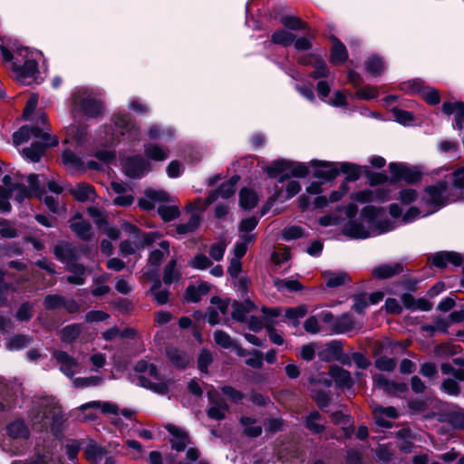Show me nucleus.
<instances>
[{"label": "nucleus", "instance_id": "obj_1", "mask_svg": "<svg viewBox=\"0 0 464 464\" xmlns=\"http://www.w3.org/2000/svg\"><path fill=\"white\" fill-rule=\"evenodd\" d=\"M104 136H101L98 142L105 146L104 150H97L94 156L105 162H109L115 158V152L108 147L113 146L121 140V138L130 142L140 140V128L127 112H118L112 117V126L103 128Z\"/></svg>", "mask_w": 464, "mask_h": 464}, {"label": "nucleus", "instance_id": "obj_2", "mask_svg": "<svg viewBox=\"0 0 464 464\" xmlns=\"http://www.w3.org/2000/svg\"><path fill=\"white\" fill-rule=\"evenodd\" d=\"M382 208L368 205L362 208L357 219L349 220L343 228V234L353 239H365L393 230L396 225L389 219H382Z\"/></svg>", "mask_w": 464, "mask_h": 464}, {"label": "nucleus", "instance_id": "obj_3", "mask_svg": "<svg viewBox=\"0 0 464 464\" xmlns=\"http://www.w3.org/2000/svg\"><path fill=\"white\" fill-rule=\"evenodd\" d=\"M39 121L44 127L38 125L23 126L13 135V140L16 146L32 140L31 146L23 150V156L32 162H38L46 148L58 144L56 137L51 136L48 133V128L45 125L46 115L44 113L40 115Z\"/></svg>", "mask_w": 464, "mask_h": 464}, {"label": "nucleus", "instance_id": "obj_4", "mask_svg": "<svg viewBox=\"0 0 464 464\" xmlns=\"http://www.w3.org/2000/svg\"><path fill=\"white\" fill-rule=\"evenodd\" d=\"M28 418L33 429L41 430L49 425L59 424L63 415L60 406L53 398L41 397L32 401Z\"/></svg>", "mask_w": 464, "mask_h": 464}, {"label": "nucleus", "instance_id": "obj_5", "mask_svg": "<svg viewBox=\"0 0 464 464\" xmlns=\"http://www.w3.org/2000/svg\"><path fill=\"white\" fill-rule=\"evenodd\" d=\"M102 104L98 94L88 88H79L72 93V115L95 118L102 112Z\"/></svg>", "mask_w": 464, "mask_h": 464}, {"label": "nucleus", "instance_id": "obj_6", "mask_svg": "<svg viewBox=\"0 0 464 464\" xmlns=\"http://www.w3.org/2000/svg\"><path fill=\"white\" fill-rule=\"evenodd\" d=\"M446 182H439L436 185L426 188L420 200L427 208L423 215H431L444 207L448 203L455 202L459 199Z\"/></svg>", "mask_w": 464, "mask_h": 464}, {"label": "nucleus", "instance_id": "obj_7", "mask_svg": "<svg viewBox=\"0 0 464 464\" xmlns=\"http://www.w3.org/2000/svg\"><path fill=\"white\" fill-rule=\"evenodd\" d=\"M17 54L24 59V61L23 65L12 63L14 77L20 83L30 85L36 80V74L38 73L37 58L42 53L38 51H32L26 47H22L17 50Z\"/></svg>", "mask_w": 464, "mask_h": 464}, {"label": "nucleus", "instance_id": "obj_8", "mask_svg": "<svg viewBox=\"0 0 464 464\" xmlns=\"http://www.w3.org/2000/svg\"><path fill=\"white\" fill-rule=\"evenodd\" d=\"M310 164L314 168V176L324 180L334 179L340 171L347 174L346 179L348 181H354L360 176L358 166L352 163L312 160Z\"/></svg>", "mask_w": 464, "mask_h": 464}, {"label": "nucleus", "instance_id": "obj_9", "mask_svg": "<svg viewBox=\"0 0 464 464\" xmlns=\"http://www.w3.org/2000/svg\"><path fill=\"white\" fill-rule=\"evenodd\" d=\"M135 371L140 373L137 379L138 385L159 394L168 392L169 382L160 376L155 365L141 360L136 363Z\"/></svg>", "mask_w": 464, "mask_h": 464}, {"label": "nucleus", "instance_id": "obj_10", "mask_svg": "<svg viewBox=\"0 0 464 464\" xmlns=\"http://www.w3.org/2000/svg\"><path fill=\"white\" fill-rule=\"evenodd\" d=\"M271 178L280 176L279 182H283L289 176L304 178L309 174V167L304 163L294 162L287 160H278L274 161L266 169Z\"/></svg>", "mask_w": 464, "mask_h": 464}, {"label": "nucleus", "instance_id": "obj_11", "mask_svg": "<svg viewBox=\"0 0 464 464\" xmlns=\"http://www.w3.org/2000/svg\"><path fill=\"white\" fill-rule=\"evenodd\" d=\"M258 219L255 217L245 218L239 225V240L236 243V252L239 256H244L247 247L255 241V234L252 231L256 228Z\"/></svg>", "mask_w": 464, "mask_h": 464}, {"label": "nucleus", "instance_id": "obj_12", "mask_svg": "<svg viewBox=\"0 0 464 464\" xmlns=\"http://www.w3.org/2000/svg\"><path fill=\"white\" fill-rule=\"evenodd\" d=\"M53 357L60 365V371L68 378H72L76 373L81 371V364L79 362L68 353L61 350H54Z\"/></svg>", "mask_w": 464, "mask_h": 464}, {"label": "nucleus", "instance_id": "obj_13", "mask_svg": "<svg viewBox=\"0 0 464 464\" xmlns=\"http://www.w3.org/2000/svg\"><path fill=\"white\" fill-rule=\"evenodd\" d=\"M351 199L361 204L384 202L391 198L390 191L384 188H368L353 193Z\"/></svg>", "mask_w": 464, "mask_h": 464}, {"label": "nucleus", "instance_id": "obj_14", "mask_svg": "<svg viewBox=\"0 0 464 464\" xmlns=\"http://www.w3.org/2000/svg\"><path fill=\"white\" fill-rule=\"evenodd\" d=\"M150 169V163L139 155L127 158L123 164L124 172L130 178H140Z\"/></svg>", "mask_w": 464, "mask_h": 464}, {"label": "nucleus", "instance_id": "obj_15", "mask_svg": "<svg viewBox=\"0 0 464 464\" xmlns=\"http://www.w3.org/2000/svg\"><path fill=\"white\" fill-rule=\"evenodd\" d=\"M390 171L395 180H404L414 183L420 179L421 173L416 168H410L401 163H391Z\"/></svg>", "mask_w": 464, "mask_h": 464}, {"label": "nucleus", "instance_id": "obj_16", "mask_svg": "<svg viewBox=\"0 0 464 464\" xmlns=\"http://www.w3.org/2000/svg\"><path fill=\"white\" fill-rule=\"evenodd\" d=\"M208 397L210 401L208 416L216 420H223L228 411L227 402L219 396L218 392L214 390L208 392Z\"/></svg>", "mask_w": 464, "mask_h": 464}, {"label": "nucleus", "instance_id": "obj_17", "mask_svg": "<svg viewBox=\"0 0 464 464\" xmlns=\"http://www.w3.org/2000/svg\"><path fill=\"white\" fill-rule=\"evenodd\" d=\"M373 384L375 388L381 389L390 395H399L405 392L408 388L406 383L390 381L382 374L373 376Z\"/></svg>", "mask_w": 464, "mask_h": 464}, {"label": "nucleus", "instance_id": "obj_18", "mask_svg": "<svg viewBox=\"0 0 464 464\" xmlns=\"http://www.w3.org/2000/svg\"><path fill=\"white\" fill-rule=\"evenodd\" d=\"M372 414L376 425L382 428H391L392 420L398 418L397 410L392 406L376 405L372 408Z\"/></svg>", "mask_w": 464, "mask_h": 464}, {"label": "nucleus", "instance_id": "obj_19", "mask_svg": "<svg viewBox=\"0 0 464 464\" xmlns=\"http://www.w3.org/2000/svg\"><path fill=\"white\" fill-rule=\"evenodd\" d=\"M431 264L439 268H445L448 265L459 266L463 262V257L457 252L440 251L430 257Z\"/></svg>", "mask_w": 464, "mask_h": 464}, {"label": "nucleus", "instance_id": "obj_20", "mask_svg": "<svg viewBox=\"0 0 464 464\" xmlns=\"http://www.w3.org/2000/svg\"><path fill=\"white\" fill-rule=\"evenodd\" d=\"M169 200V195L163 190L148 189L145 191L144 197L139 200V206L145 210H151L155 208L156 203L165 202Z\"/></svg>", "mask_w": 464, "mask_h": 464}, {"label": "nucleus", "instance_id": "obj_21", "mask_svg": "<svg viewBox=\"0 0 464 464\" xmlns=\"http://www.w3.org/2000/svg\"><path fill=\"white\" fill-rule=\"evenodd\" d=\"M3 183L4 186L7 188L11 197L14 196V199L19 203L23 202L31 195L30 190L26 188L25 185L20 182H12V179L8 175H5L3 178Z\"/></svg>", "mask_w": 464, "mask_h": 464}, {"label": "nucleus", "instance_id": "obj_22", "mask_svg": "<svg viewBox=\"0 0 464 464\" xmlns=\"http://www.w3.org/2000/svg\"><path fill=\"white\" fill-rule=\"evenodd\" d=\"M72 232L82 240H90L92 236L91 224L82 219V216L75 215L70 221Z\"/></svg>", "mask_w": 464, "mask_h": 464}, {"label": "nucleus", "instance_id": "obj_23", "mask_svg": "<svg viewBox=\"0 0 464 464\" xmlns=\"http://www.w3.org/2000/svg\"><path fill=\"white\" fill-rule=\"evenodd\" d=\"M411 92H419L430 104H437L440 102V94L437 90L424 86L419 80H414L410 84Z\"/></svg>", "mask_w": 464, "mask_h": 464}, {"label": "nucleus", "instance_id": "obj_24", "mask_svg": "<svg viewBox=\"0 0 464 464\" xmlns=\"http://www.w3.org/2000/svg\"><path fill=\"white\" fill-rule=\"evenodd\" d=\"M166 428L171 435L170 443L172 448L177 451L185 450L189 443L187 433L180 428L172 424H169Z\"/></svg>", "mask_w": 464, "mask_h": 464}, {"label": "nucleus", "instance_id": "obj_25", "mask_svg": "<svg viewBox=\"0 0 464 464\" xmlns=\"http://www.w3.org/2000/svg\"><path fill=\"white\" fill-rule=\"evenodd\" d=\"M237 180L238 177L234 176L228 181L223 183L218 190L209 194L207 198V204L209 205L213 203L218 197H221L223 198H230L236 191V184Z\"/></svg>", "mask_w": 464, "mask_h": 464}, {"label": "nucleus", "instance_id": "obj_26", "mask_svg": "<svg viewBox=\"0 0 464 464\" xmlns=\"http://www.w3.org/2000/svg\"><path fill=\"white\" fill-rule=\"evenodd\" d=\"M147 136L150 140L171 141L175 139V130L171 127L153 124L148 128Z\"/></svg>", "mask_w": 464, "mask_h": 464}, {"label": "nucleus", "instance_id": "obj_27", "mask_svg": "<svg viewBox=\"0 0 464 464\" xmlns=\"http://www.w3.org/2000/svg\"><path fill=\"white\" fill-rule=\"evenodd\" d=\"M402 271V266L400 263L383 264L375 266L372 270V275L377 279H387Z\"/></svg>", "mask_w": 464, "mask_h": 464}, {"label": "nucleus", "instance_id": "obj_28", "mask_svg": "<svg viewBox=\"0 0 464 464\" xmlns=\"http://www.w3.org/2000/svg\"><path fill=\"white\" fill-rule=\"evenodd\" d=\"M329 375L339 387L350 388L353 383L350 372L339 366L330 367Z\"/></svg>", "mask_w": 464, "mask_h": 464}, {"label": "nucleus", "instance_id": "obj_29", "mask_svg": "<svg viewBox=\"0 0 464 464\" xmlns=\"http://www.w3.org/2000/svg\"><path fill=\"white\" fill-rule=\"evenodd\" d=\"M84 326L81 324H72L64 326L59 333L60 339L64 343H72L79 337H82Z\"/></svg>", "mask_w": 464, "mask_h": 464}, {"label": "nucleus", "instance_id": "obj_30", "mask_svg": "<svg viewBox=\"0 0 464 464\" xmlns=\"http://www.w3.org/2000/svg\"><path fill=\"white\" fill-rule=\"evenodd\" d=\"M211 303L217 304V309L209 308L206 314V320L211 325L218 324L219 323V313L225 314L227 310V304L225 301L220 300L218 297H212Z\"/></svg>", "mask_w": 464, "mask_h": 464}, {"label": "nucleus", "instance_id": "obj_31", "mask_svg": "<svg viewBox=\"0 0 464 464\" xmlns=\"http://www.w3.org/2000/svg\"><path fill=\"white\" fill-rule=\"evenodd\" d=\"M6 433L12 439L26 440L29 437V429L23 420L17 419L6 426Z\"/></svg>", "mask_w": 464, "mask_h": 464}, {"label": "nucleus", "instance_id": "obj_32", "mask_svg": "<svg viewBox=\"0 0 464 464\" xmlns=\"http://www.w3.org/2000/svg\"><path fill=\"white\" fill-rule=\"evenodd\" d=\"M87 139V129L83 125L72 124L66 130V142H75L82 145Z\"/></svg>", "mask_w": 464, "mask_h": 464}, {"label": "nucleus", "instance_id": "obj_33", "mask_svg": "<svg viewBox=\"0 0 464 464\" xmlns=\"http://www.w3.org/2000/svg\"><path fill=\"white\" fill-rule=\"evenodd\" d=\"M73 198L81 202L92 201L96 198L95 191L91 185L82 183L71 188Z\"/></svg>", "mask_w": 464, "mask_h": 464}, {"label": "nucleus", "instance_id": "obj_34", "mask_svg": "<svg viewBox=\"0 0 464 464\" xmlns=\"http://www.w3.org/2000/svg\"><path fill=\"white\" fill-rule=\"evenodd\" d=\"M354 327L353 317L349 314H343L336 318L331 324V331L334 334H340L351 331Z\"/></svg>", "mask_w": 464, "mask_h": 464}, {"label": "nucleus", "instance_id": "obj_35", "mask_svg": "<svg viewBox=\"0 0 464 464\" xmlns=\"http://www.w3.org/2000/svg\"><path fill=\"white\" fill-rule=\"evenodd\" d=\"M90 408H96L100 409L102 413L104 414H112V415H119L120 410L119 407L111 401H93L87 403H84L79 407L80 411H85Z\"/></svg>", "mask_w": 464, "mask_h": 464}, {"label": "nucleus", "instance_id": "obj_36", "mask_svg": "<svg viewBox=\"0 0 464 464\" xmlns=\"http://www.w3.org/2000/svg\"><path fill=\"white\" fill-rule=\"evenodd\" d=\"M401 299L404 307L412 311H430L432 307L431 304L429 301L425 299L415 300L411 294H403Z\"/></svg>", "mask_w": 464, "mask_h": 464}, {"label": "nucleus", "instance_id": "obj_37", "mask_svg": "<svg viewBox=\"0 0 464 464\" xmlns=\"http://www.w3.org/2000/svg\"><path fill=\"white\" fill-rule=\"evenodd\" d=\"M67 270L72 274V276H67V282L77 285L84 284L86 269L82 265L77 263L68 264Z\"/></svg>", "mask_w": 464, "mask_h": 464}, {"label": "nucleus", "instance_id": "obj_38", "mask_svg": "<svg viewBox=\"0 0 464 464\" xmlns=\"http://www.w3.org/2000/svg\"><path fill=\"white\" fill-rule=\"evenodd\" d=\"M144 155L148 161H163L168 158L169 152L158 144L149 143L144 146Z\"/></svg>", "mask_w": 464, "mask_h": 464}, {"label": "nucleus", "instance_id": "obj_39", "mask_svg": "<svg viewBox=\"0 0 464 464\" xmlns=\"http://www.w3.org/2000/svg\"><path fill=\"white\" fill-rule=\"evenodd\" d=\"M347 56L345 46L336 37H332L331 62L334 64L342 63Z\"/></svg>", "mask_w": 464, "mask_h": 464}, {"label": "nucleus", "instance_id": "obj_40", "mask_svg": "<svg viewBox=\"0 0 464 464\" xmlns=\"http://www.w3.org/2000/svg\"><path fill=\"white\" fill-rule=\"evenodd\" d=\"M301 63H312L314 67V72H313V76L314 78L327 77L328 76V68L325 63L320 59L319 57L313 55L309 58H302L300 59Z\"/></svg>", "mask_w": 464, "mask_h": 464}, {"label": "nucleus", "instance_id": "obj_41", "mask_svg": "<svg viewBox=\"0 0 464 464\" xmlns=\"http://www.w3.org/2000/svg\"><path fill=\"white\" fill-rule=\"evenodd\" d=\"M169 255V245L167 241H161L159 245V248L153 250L150 254L149 263L150 266L157 268L162 259Z\"/></svg>", "mask_w": 464, "mask_h": 464}, {"label": "nucleus", "instance_id": "obj_42", "mask_svg": "<svg viewBox=\"0 0 464 464\" xmlns=\"http://www.w3.org/2000/svg\"><path fill=\"white\" fill-rule=\"evenodd\" d=\"M442 111L447 115H455V121H464V102H445L442 104Z\"/></svg>", "mask_w": 464, "mask_h": 464}, {"label": "nucleus", "instance_id": "obj_43", "mask_svg": "<svg viewBox=\"0 0 464 464\" xmlns=\"http://www.w3.org/2000/svg\"><path fill=\"white\" fill-rule=\"evenodd\" d=\"M84 453L89 461L97 463L103 459L106 455V450L96 442L91 441L86 446Z\"/></svg>", "mask_w": 464, "mask_h": 464}, {"label": "nucleus", "instance_id": "obj_44", "mask_svg": "<svg viewBox=\"0 0 464 464\" xmlns=\"http://www.w3.org/2000/svg\"><path fill=\"white\" fill-rule=\"evenodd\" d=\"M384 68L385 64L382 58L377 55H371L365 62V69L372 76L380 75Z\"/></svg>", "mask_w": 464, "mask_h": 464}, {"label": "nucleus", "instance_id": "obj_45", "mask_svg": "<svg viewBox=\"0 0 464 464\" xmlns=\"http://www.w3.org/2000/svg\"><path fill=\"white\" fill-rule=\"evenodd\" d=\"M328 287H337L346 284L350 277L345 272H325L324 274Z\"/></svg>", "mask_w": 464, "mask_h": 464}, {"label": "nucleus", "instance_id": "obj_46", "mask_svg": "<svg viewBox=\"0 0 464 464\" xmlns=\"http://www.w3.org/2000/svg\"><path fill=\"white\" fill-rule=\"evenodd\" d=\"M308 313V306L306 304H301L296 307L287 308L285 313V318L292 320L291 324L294 327L299 325V318H303Z\"/></svg>", "mask_w": 464, "mask_h": 464}, {"label": "nucleus", "instance_id": "obj_47", "mask_svg": "<svg viewBox=\"0 0 464 464\" xmlns=\"http://www.w3.org/2000/svg\"><path fill=\"white\" fill-rule=\"evenodd\" d=\"M63 162L72 170H81L84 169L82 160L74 152L69 150L63 151Z\"/></svg>", "mask_w": 464, "mask_h": 464}, {"label": "nucleus", "instance_id": "obj_48", "mask_svg": "<svg viewBox=\"0 0 464 464\" xmlns=\"http://www.w3.org/2000/svg\"><path fill=\"white\" fill-rule=\"evenodd\" d=\"M133 240H123L120 245V252L123 256L135 254V252L141 248L140 237H132Z\"/></svg>", "mask_w": 464, "mask_h": 464}, {"label": "nucleus", "instance_id": "obj_49", "mask_svg": "<svg viewBox=\"0 0 464 464\" xmlns=\"http://www.w3.org/2000/svg\"><path fill=\"white\" fill-rule=\"evenodd\" d=\"M240 206L245 209L255 208L257 202L256 194L248 188H242L239 193Z\"/></svg>", "mask_w": 464, "mask_h": 464}, {"label": "nucleus", "instance_id": "obj_50", "mask_svg": "<svg viewBox=\"0 0 464 464\" xmlns=\"http://www.w3.org/2000/svg\"><path fill=\"white\" fill-rule=\"evenodd\" d=\"M274 285L278 291L297 292L303 288L302 285L295 279L275 278Z\"/></svg>", "mask_w": 464, "mask_h": 464}, {"label": "nucleus", "instance_id": "obj_51", "mask_svg": "<svg viewBox=\"0 0 464 464\" xmlns=\"http://www.w3.org/2000/svg\"><path fill=\"white\" fill-rule=\"evenodd\" d=\"M167 355L169 360L177 367H185L189 361L186 353L173 347L167 349Z\"/></svg>", "mask_w": 464, "mask_h": 464}, {"label": "nucleus", "instance_id": "obj_52", "mask_svg": "<svg viewBox=\"0 0 464 464\" xmlns=\"http://www.w3.org/2000/svg\"><path fill=\"white\" fill-rule=\"evenodd\" d=\"M24 464H59V460L50 451L44 450L26 459Z\"/></svg>", "mask_w": 464, "mask_h": 464}, {"label": "nucleus", "instance_id": "obj_53", "mask_svg": "<svg viewBox=\"0 0 464 464\" xmlns=\"http://www.w3.org/2000/svg\"><path fill=\"white\" fill-rule=\"evenodd\" d=\"M180 277V272L176 268V260L172 259L168 263L163 272V281L166 285L176 282Z\"/></svg>", "mask_w": 464, "mask_h": 464}, {"label": "nucleus", "instance_id": "obj_54", "mask_svg": "<svg viewBox=\"0 0 464 464\" xmlns=\"http://www.w3.org/2000/svg\"><path fill=\"white\" fill-rule=\"evenodd\" d=\"M54 254L58 259L63 262H68L71 264L72 260L75 258V255L72 246L68 244H60L55 246Z\"/></svg>", "mask_w": 464, "mask_h": 464}, {"label": "nucleus", "instance_id": "obj_55", "mask_svg": "<svg viewBox=\"0 0 464 464\" xmlns=\"http://www.w3.org/2000/svg\"><path fill=\"white\" fill-rule=\"evenodd\" d=\"M32 338L26 335H16L6 341V348L10 351L20 350L28 346Z\"/></svg>", "mask_w": 464, "mask_h": 464}, {"label": "nucleus", "instance_id": "obj_56", "mask_svg": "<svg viewBox=\"0 0 464 464\" xmlns=\"http://www.w3.org/2000/svg\"><path fill=\"white\" fill-rule=\"evenodd\" d=\"M240 422L244 426V431L247 436L257 437L261 434L262 427L256 423V420L248 417H242Z\"/></svg>", "mask_w": 464, "mask_h": 464}, {"label": "nucleus", "instance_id": "obj_57", "mask_svg": "<svg viewBox=\"0 0 464 464\" xmlns=\"http://www.w3.org/2000/svg\"><path fill=\"white\" fill-rule=\"evenodd\" d=\"M295 35L286 30H278L272 34V42L276 44L288 46L294 43Z\"/></svg>", "mask_w": 464, "mask_h": 464}, {"label": "nucleus", "instance_id": "obj_58", "mask_svg": "<svg viewBox=\"0 0 464 464\" xmlns=\"http://www.w3.org/2000/svg\"><path fill=\"white\" fill-rule=\"evenodd\" d=\"M420 208L411 207L403 215L402 221L403 223H410L414 221L417 218L427 217L428 215H423L427 210V208L421 203L420 200Z\"/></svg>", "mask_w": 464, "mask_h": 464}, {"label": "nucleus", "instance_id": "obj_59", "mask_svg": "<svg viewBox=\"0 0 464 464\" xmlns=\"http://www.w3.org/2000/svg\"><path fill=\"white\" fill-rule=\"evenodd\" d=\"M321 415L318 411L311 412L306 418V426L314 433H321L324 430V424L319 423Z\"/></svg>", "mask_w": 464, "mask_h": 464}, {"label": "nucleus", "instance_id": "obj_60", "mask_svg": "<svg viewBox=\"0 0 464 464\" xmlns=\"http://www.w3.org/2000/svg\"><path fill=\"white\" fill-rule=\"evenodd\" d=\"M253 306L251 303H247L246 304H239V303H234L233 304V310L231 313V315L233 319L239 321V322H245L247 319V313L249 312V309L247 307Z\"/></svg>", "mask_w": 464, "mask_h": 464}, {"label": "nucleus", "instance_id": "obj_61", "mask_svg": "<svg viewBox=\"0 0 464 464\" xmlns=\"http://www.w3.org/2000/svg\"><path fill=\"white\" fill-rule=\"evenodd\" d=\"M102 382V378L100 376L79 377L72 380V385L75 388H85L98 386Z\"/></svg>", "mask_w": 464, "mask_h": 464}, {"label": "nucleus", "instance_id": "obj_62", "mask_svg": "<svg viewBox=\"0 0 464 464\" xmlns=\"http://www.w3.org/2000/svg\"><path fill=\"white\" fill-rule=\"evenodd\" d=\"M214 341L218 345L224 349L232 348L235 345V343L230 335L221 330H217L214 332Z\"/></svg>", "mask_w": 464, "mask_h": 464}, {"label": "nucleus", "instance_id": "obj_63", "mask_svg": "<svg viewBox=\"0 0 464 464\" xmlns=\"http://www.w3.org/2000/svg\"><path fill=\"white\" fill-rule=\"evenodd\" d=\"M158 212L164 221H171L179 214V210L176 206L167 205H160L158 208Z\"/></svg>", "mask_w": 464, "mask_h": 464}, {"label": "nucleus", "instance_id": "obj_64", "mask_svg": "<svg viewBox=\"0 0 464 464\" xmlns=\"http://www.w3.org/2000/svg\"><path fill=\"white\" fill-rule=\"evenodd\" d=\"M227 245V242L223 239L212 244L209 248V255L211 258L215 261L222 260Z\"/></svg>", "mask_w": 464, "mask_h": 464}]
</instances>
